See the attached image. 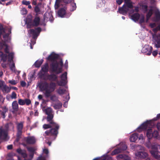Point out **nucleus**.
I'll use <instances>...</instances> for the list:
<instances>
[{"label":"nucleus","instance_id":"35","mask_svg":"<svg viewBox=\"0 0 160 160\" xmlns=\"http://www.w3.org/2000/svg\"><path fill=\"white\" fill-rule=\"evenodd\" d=\"M62 106V104L61 103H58L57 104H55L53 107L55 109H57L61 108Z\"/></svg>","mask_w":160,"mask_h":160},{"label":"nucleus","instance_id":"31","mask_svg":"<svg viewBox=\"0 0 160 160\" xmlns=\"http://www.w3.org/2000/svg\"><path fill=\"white\" fill-rule=\"evenodd\" d=\"M155 21L158 22L160 20V12L159 11H157L155 12Z\"/></svg>","mask_w":160,"mask_h":160},{"label":"nucleus","instance_id":"61","mask_svg":"<svg viewBox=\"0 0 160 160\" xmlns=\"http://www.w3.org/2000/svg\"><path fill=\"white\" fill-rule=\"evenodd\" d=\"M63 2L66 3H68L71 2L72 0H62Z\"/></svg>","mask_w":160,"mask_h":160},{"label":"nucleus","instance_id":"18","mask_svg":"<svg viewBox=\"0 0 160 160\" xmlns=\"http://www.w3.org/2000/svg\"><path fill=\"white\" fill-rule=\"evenodd\" d=\"M53 118V115L52 114H51L48 115L46 118L47 121L49 123H50L51 124H54L57 125H59L58 123L55 122L53 120H52Z\"/></svg>","mask_w":160,"mask_h":160},{"label":"nucleus","instance_id":"57","mask_svg":"<svg viewBox=\"0 0 160 160\" xmlns=\"http://www.w3.org/2000/svg\"><path fill=\"white\" fill-rule=\"evenodd\" d=\"M152 55L154 57L156 56L158 53V51L157 50L154 51L153 52H152Z\"/></svg>","mask_w":160,"mask_h":160},{"label":"nucleus","instance_id":"10","mask_svg":"<svg viewBox=\"0 0 160 160\" xmlns=\"http://www.w3.org/2000/svg\"><path fill=\"white\" fill-rule=\"evenodd\" d=\"M44 21H50L52 22L54 20V18L51 12H45L43 16Z\"/></svg>","mask_w":160,"mask_h":160},{"label":"nucleus","instance_id":"17","mask_svg":"<svg viewBox=\"0 0 160 160\" xmlns=\"http://www.w3.org/2000/svg\"><path fill=\"white\" fill-rule=\"evenodd\" d=\"M27 143L29 144H33L35 143L36 139L33 136H30L27 137L25 139Z\"/></svg>","mask_w":160,"mask_h":160},{"label":"nucleus","instance_id":"38","mask_svg":"<svg viewBox=\"0 0 160 160\" xmlns=\"http://www.w3.org/2000/svg\"><path fill=\"white\" fill-rule=\"evenodd\" d=\"M76 3L74 2L71 3L70 11H73L76 10Z\"/></svg>","mask_w":160,"mask_h":160},{"label":"nucleus","instance_id":"59","mask_svg":"<svg viewBox=\"0 0 160 160\" xmlns=\"http://www.w3.org/2000/svg\"><path fill=\"white\" fill-rule=\"evenodd\" d=\"M17 152L19 154H21L23 151L20 148H18L17 150Z\"/></svg>","mask_w":160,"mask_h":160},{"label":"nucleus","instance_id":"29","mask_svg":"<svg viewBox=\"0 0 160 160\" xmlns=\"http://www.w3.org/2000/svg\"><path fill=\"white\" fill-rule=\"evenodd\" d=\"M125 1V5L128 8L132 9L133 8V6L132 2H130V0H126Z\"/></svg>","mask_w":160,"mask_h":160},{"label":"nucleus","instance_id":"34","mask_svg":"<svg viewBox=\"0 0 160 160\" xmlns=\"http://www.w3.org/2000/svg\"><path fill=\"white\" fill-rule=\"evenodd\" d=\"M121 152H121V150L118 148L116 149H115L112 152L111 154L112 155H114Z\"/></svg>","mask_w":160,"mask_h":160},{"label":"nucleus","instance_id":"56","mask_svg":"<svg viewBox=\"0 0 160 160\" xmlns=\"http://www.w3.org/2000/svg\"><path fill=\"white\" fill-rule=\"evenodd\" d=\"M21 85L22 87H24L26 86V83L25 81H22L20 82Z\"/></svg>","mask_w":160,"mask_h":160},{"label":"nucleus","instance_id":"39","mask_svg":"<svg viewBox=\"0 0 160 160\" xmlns=\"http://www.w3.org/2000/svg\"><path fill=\"white\" fill-rule=\"evenodd\" d=\"M148 6L145 5H143L142 6V8L144 13H146L148 11Z\"/></svg>","mask_w":160,"mask_h":160},{"label":"nucleus","instance_id":"53","mask_svg":"<svg viewBox=\"0 0 160 160\" xmlns=\"http://www.w3.org/2000/svg\"><path fill=\"white\" fill-rule=\"evenodd\" d=\"M10 69L12 71L13 70H14V69H15V65L14 63H13L10 66Z\"/></svg>","mask_w":160,"mask_h":160},{"label":"nucleus","instance_id":"25","mask_svg":"<svg viewBox=\"0 0 160 160\" xmlns=\"http://www.w3.org/2000/svg\"><path fill=\"white\" fill-rule=\"evenodd\" d=\"M117 159H122L125 160H129L130 158L128 156L123 154H119L116 156Z\"/></svg>","mask_w":160,"mask_h":160},{"label":"nucleus","instance_id":"1","mask_svg":"<svg viewBox=\"0 0 160 160\" xmlns=\"http://www.w3.org/2000/svg\"><path fill=\"white\" fill-rule=\"evenodd\" d=\"M67 72H64L61 76V80H58L57 74L55 73L48 74L46 76V79L50 81L49 83L47 82L40 83L39 84V87L42 91H45L44 95L47 98H48L51 94L55 90L56 84L54 82H56L60 86H64L67 83Z\"/></svg>","mask_w":160,"mask_h":160},{"label":"nucleus","instance_id":"55","mask_svg":"<svg viewBox=\"0 0 160 160\" xmlns=\"http://www.w3.org/2000/svg\"><path fill=\"white\" fill-rule=\"evenodd\" d=\"M106 159V157H104L102 158H96L94 159L93 160H105Z\"/></svg>","mask_w":160,"mask_h":160},{"label":"nucleus","instance_id":"23","mask_svg":"<svg viewBox=\"0 0 160 160\" xmlns=\"http://www.w3.org/2000/svg\"><path fill=\"white\" fill-rule=\"evenodd\" d=\"M49 69V65L48 63H45L42 67V68L40 72H43L44 73L48 72Z\"/></svg>","mask_w":160,"mask_h":160},{"label":"nucleus","instance_id":"51","mask_svg":"<svg viewBox=\"0 0 160 160\" xmlns=\"http://www.w3.org/2000/svg\"><path fill=\"white\" fill-rule=\"evenodd\" d=\"M8 82L13 85H15L17 83V82L15 80H9Z\"/></svg>","mask_w":160,"mask_h":160},{"label":"nucleus","instance_id":"37","mask_svg":"<svg viewBox=\"0 0 160 160\" xmlns=\"http://www.w3.org/2000/svg\"><path fill=\"white\" fill-rule=\"evenodd\" d=\"M127 146L125 144H122L121 145L119 148L121 150V152H122L123 151L127 149Z\"/></svg>","mask_w":160,"mask_h":160},{"label":"nucleus","instance_id":"62","mask_svg":"<svg viewBox=\"0 0 160 160\" xmlns=\"http://www.w3.org/2000/svg\"><path fill=\"white\" fill-rule=\"evenodd\" d=\"M4 83L3 81L0 80V88H1L4 86Z\"/></svg>","mask_w":160,"mask_h":160},{"label":"nucleus","instance_id":"14","mask_svg":"<svg viewBox=\"0 0 160 160\" xmlns=\"http://www.w3.org/2000/svg\"><path fill=\"white\" fill-rule=\"evenodd\" d=\"M128 10V8L126 7L125 4H124L122 7L119 8L118 9L119 12L123 15L126 14Z\"/></svg>","mask_w":160,"mask_h":160},{"label":"nucleus","instance_id":"3","mask_svg":"<svg viewBox=\"0 0 160 160\" xmlns=\"http://www.w3.org/2000/svg\"><path fill=\"white\" fill-rule=\"evenodd\" d=\"M40 21V18L39 17H35L33 21L31 19H28L26 23L27 28H30L34 27L39 26Z\"/></svg>","mask_w":160,"mask_h":160},{"label":"nucleus","instance_id":"64","mask_svg":"<svg viewBox=\"0 0 160 160\" xmlns=\"http://www.w3.org/2000/svg\"><path fill=\"white\" fill-rule=\"evenodd\" d=\"M37 160H46V159L42 157H38Z\"/></svg>","mask_w":160,"mask_h":160},{"label":"nucleus","instance_id":"33","mask_svg":"<svg viewBox=\"0 0 160 160\" xmlns=\"http://www.w3.org/2000/svg\"><path fill=\"white\" fill-rule=\"evenodd\" d=\"M41 4V3H39L38 5H37L36 6L34 7V11L37 13V14H38L41 11L40 8L39 7V5Z\"/></svg>","mask_w":160,"mask_h":160},{"label":"nucleus","instance_id":"42","mask_svg":"<svg viewBox=\"0 0 160 160\" xmlns=\"http://www.w3.org/2000/svg\"><path fill=\"white\" fill-rule=\"evenodd\" d=\"M5 32V30L3 25L0 24V34L1 35L3 33Z\"/></svg>","mask_w":160,"mask_h":160},{"label":"nucleus","instance_id":"22","mask_svg":"<svg viewBox=\"0 0 160 160\" xmlns=\"http://www.w3.org/2000/svg\"><path fill=\"white\" fill-rule=\"evenodd\" d=\"M131 19L135 22L138 21L140 17V15L138 13H135L131 16Z\"/></svg>","mask_w":160,"mask_h":160},{"label":"nucleus","instance_id":"26","mask_svg":"<svg viewBox=\"0 0 160 160\" xmlns=\"http://www.w3.org/2000/svg\"><path fill=\"white\" fill-rule=\"evenodd\" d=\"M0 58H1V60L5 62L7 60V55L6 54H4L2 52L0 51Z\"/></svg>","mask_w":160,"mask_h":160},{"label":"nucleus","instance_id":"24","mask_svg":"<svg viewBox=\"0 0 160 160\" xmlns=\"http://www.w3.org/2000/svg\"><path fill=\"white\" fill-rule=\"evenodd\" d=\"M138 138V134L137 133L133 134L130 137V142H135Z\"/></svg>","mask_w":160,"mask_h":160},{"label":"nucleus","instance_id":"11","mask_svg":"<svg viewBox=\"0 0 160 160\" xmlns=\"http://www.w3.org/2000/svg\"><path fill=\"white\" fill-rule=\"evenodd\" d=\"M135 155L138 158L144 159L148 156V155L144 151H139L136 153Z\"/></svg>","mask_w":160,"mask_h":160},{"label":"nucleus","instance_id":"9","mask_svg":"<svg viewBox=\"0 0 160 160\" xmlns=\"http://www.w3.org/2000/svg\"><path fill=\"white\" fill-rule=\"evenodd\" d=\"M152 50V47L148 45H145L142 49V51L143 53H147V54L150 55L151 54Z\"/></svg>","mask_w":160,"mask_h":160},{"label":"nucleus","instance_id":"7","mask_svg":"<svg viewBox=\"0 0 160 160\" xmlns=\"http://www.w3.org/2000/svg\"><path fill=\"white\" fill-rule=\"evenodd\" d=\"M152 124V120H147L143 123L138 128V129L142 130H146L148 126H150Z\"/></svg>","mask_w":160,"mask_h":160},{"label":"nucleus","instance_id":"41","mask_svg":"<svg viewBox=\"0 0 160 160\" xmlns=\"http://www.w3.org/2000/svg\"><path fill=\"white\" fill-rule=\"evenodd\" d=\"M27 149L28 151L30 153H34L35 150L34 148L32 147H27Z\"/></svg>","mask_w":160,"mask_h":160},{"label":"nucleus","instance_id":"54","mask_svg":"<svg viewBox=\"0 0 160 160\" xmlns=\"http://www.w3.org/2000/svg\"><path fill=\"white\" fill-rule=\"evenodd\" d=\"M160 118V114H158L157 115V117L154 118L152 119L153 121H156L158 120Z\"/></svg>","mask_w":160,"mask_h":160},{"label":"nucleus","instance_id":"32","mask_svg":"<svg viewBox=\"0 0 160 160\" xmlns=\"http://www.w3.org/2000/svg\"><path fill=\"white\" fill-rule=\"evenodd\" d=\"M66 91V90L65 89L61 87H60L58 89H57V92L59 95H62L65 93Z\"/></svg>","mask_w":160,"mask_h":160},{"label":"nucleus","instance_id":"40","mask_svg":"<svg viewBox=\"0 0 160 160\" xmlns=\"http://www.w3.org/2000/svg\"><path fill=\"white\" fill-rule=\"evenodd\" d=\"M6 43L5 42L2 41L0 42V50H2L4 47H5V46L6 45Z\"/></svg>","mask_w":160,"mask_h":160},{"label":"nucleus","instance_id":"8","mask_svg":"<svg viewBox=\"0 0 160 160\" xmlns=\"http://www.w3.org/2000/svg\"><path fill=\"white\" fill-rule=\"evenodd\" d=\"M59 56L58 54L52 52L47 58L46 59L48 61H51L52 62L57 61Z\"/></svg>","mask_w":160,"mask_h":160},{"label":"nucleus","instance_id":"6","mask_svg":"<svg viewBox=\"0 0 160 160\" xmlns=\"http://www.w3.org/2000/svg\"><path fill=\"white\" fill-rule=\"evenodd\" d=\"M58 65L59 63L57 61L52 62L50 65V71L51 72H54L55 73L58 70Z\"/></svg>","mask_w":160,"mask_h":160},{"label":"nucleus","instance_id":"13","mask_svg":"<svg viewBox=\"0 0 160 160\" xmlns=\"http://www.w3.org/2000/svg\"><path fill=\"white\" fill-rule=\"evenodd\" d=\"M23 122H21L16 124V128L17 130V133H19V134L22 133V130L23 128Z\"/></svg>","mask_w":160,"mask_h":160},{"label":"nucleus","instance_id":"47","mask_svg":"<svg viewBox=\"0 0 160 160\" xmlns=\"http://www.w3.org/2000/svg\"><path fill=\"white\" fill-rule=\"evenodd\" d=\"M11 97L12 99H16L17 98V94L15 92H12Z\"/></svg>","mask_w":160,"mask_h":160},{"label":"nucleus","instance_id":"16","mask_svg":"<svg viewBox=\"0 0 160 160\" xmlns=\"http://www.w3.org/2000/svg\"><path fill=\"white\" fill-rule=\"evenodd\" d=\"M7 136V132L4 129L0 128V140L1 139H6Z\"/></svg>","mask_w":160,"mask_h":160},{"label":"nucleus","instance_id":"48","mask_svg":"<svg viewBox=\"0 0 160 160\" xmlns=\"http://www.w3.org/2000/svg\"><path fill=\"white\" fill-rule=\"evenodd\" d=\"M50 97V100L53 101H55L56 100V96L55 95H53L51 96V94L50 96L49 97Z\"/></svg>","mask_w":160,"mask_h":160},{"label":"nucleus","instance_id":"50","mask_svg":"<svg viewBox=\"0 0 160 160\" xmlns=\"http://www.w3.org/2000/svg\"><path fill=\"white\" fill-rule=\"evenodd\" d=\"M22 4L23 5H28L30 4V2L29 1H23L22 2Z\"/></svg>","mask_w":160,"mask_h":160},{"label":"nucleus","instance_id":"15","mask_svg":"<svg viewBox=\"0 0 160 160\" xmlns=\"http://www.w3.org/2000/svg\"><path fill=\"white\" fill-rule=\"evenodd\" d=\"M152 155L156 159L160 160V155L158 154V152L157 148L154 150H152L150 151Z\"/></svg>","mask_w":160,"mask_h":160},{"label":"nucleus","instance_id":"46","mask_svg":"<svg viewBox=\"0 0 160 160\" xmlns=\"http://www.w3.org/2000/svg\"><path fill=\"white\" fill-rule=\"evenodd\" d=\"M62 67H61L60 68H58V70L55 73L56 74H58L59 73H61L62 71Z\"/></svg>","mask_w":160,"mask_h":160},{"label":"nucleus","instance_id":"28","mask_svg":"<svg viewBox=\"0 0 160 160\" xmlns=\"http://www.w3.org/2000/svg\"><path fill=\"white\" fill-rule=\"evenodd\" d=\"M153 13V10L152 9H150L148 12L147 13L146 17L147 21H148V20L150 19L151 16L152 15Z\"/></svg>","mask_w":160,"mask_h":160},{"label":"nucleus","instance_id":"21","mask_svg":"<svg viewBox=\"0 0 160 160\" xmlns=\"http://www.w3.org/2000/svg\"><path fill=\"white\" fill-rule=\"evenodd\" d=\"M2 111H1V115L3 118L6 117V113L8 111V108L6 106H3L1 107Z\"/></svg>","mask_w":160,"mask_h":160},{"label":"nucleus","instance_id":"52","mask_svg":"<svg viewBox=\"0 0 160 160\" xmlns=\"http://www.w3.org/2000/svg\"><path fill=\"white\" fill-rule=\"evenodd\" d=\"M5 48L4 49L5 52L6 53H9V51L8 45L7 44H6L5 46Z\"/></svg>","mask_w":160,"mask_h":160},{"label":"nucleus","instance_id":"5","mask_svg":"<svg viewBox=\"0 0 160 160\" xmlns=\"http://www.w3.org/2000/svg\"><path fill=\"white\" fill-rule=\"evenodd\" d=\"M146 135L149 139H151L152 138H157L158 135V132L157 131H154L153 132L152 129H148L147 131Z\"/></svg>","mask_w":160,"mask_h":160},{"label":"nucleus","instance_id":"44","mask_svg":"<svg viewBox=\"0 0 160 160\" xmlns=\"http://www.w3.org/2000/svg\"><path fill=\"white\" fill-rule=\"evenodd\" d=\"M22 133H20V134H19V133H17V135H16V141L17 142H18L21 138V136L22 135Z\"/></svg>","mask_w":160,"mask_h":160},{"label":"nucleus","instance_id":"60","mask_svg":"<svg viewBox=\"0 0 160 160\" xmlns=\"http://www.w3.org/2000/svg\"><path fill=\"white\" fill-rule=\"evenodd\" d=\"M22 155L24 158H25L27 157V154L25 152L23 151L21 154Z\"/></svg>","mask_w":160,"mask_h":160},{"label":"nucleus","instance_id":"43","mask_svg":"<svg viewBox=\"0 0 160 160\" xmlns=\"http://www.w3.org/2000/svg\"><path fill=\"white\" fill-rule=\"evenodd\" d=\"M13 54L12 53H9L8 55V61L10 62V59H11V60L13 61Z\"/></svg>","mask_w":160,"mask_h":160},{"label":"nucleus","instance_id":"45","mask_svg":"<svg viewBox=\"0 0 160 160\" xmlns=\"http://www.w3.org/2000/svg\"><path fill=\"white\" fill-rule=\"evenodd\" d=\"M34 72L29 73L28 75V78L29 79L31 80H32V79L34 78Z\"/></svg>","mask_w":160,"mask_h":160},{"label":"nucleus","instance_id":"58","mask_svg":"<svg viewBox=\"0 0 160 160\" xmlns=\"http://www.w3.org/2000/svg\"><path fill=\"white\" fill-rule=\"evenodd\" d=\"M123 0H116L117 3L119 5H120L122 2Z\"/></svg>","mask_w":160,"mask_h":160},{"label":"nucleus","instance_id":"36","mask_svg":"<svg viewBox=\"0 0 160 160\" xmlns=\"http://www.w3.org/2000/svg\"><path fill=\"white\" fill-rule=\"evenodd\" d=\"M45 111L46 114L47 115L51 114L52 112V109L50 107L47 108Z\"/></svg>","mask_w":160,"mask_h":160},{"label":"nucleus","instance_id":"63","mask_svg":"<svg viewBox=\"0 0 160 160\" xmlns=\"http://www.w3.org/2000/svg\"><path fill=\"white\" fill-rule=\"evenodd\" d=\"M43 152L46 154H48L49 152L48 149L47 148L44 149L43 150Z\"/></svg>","mask_w":160,"mask_h":160},{"label":"nucleus","instance_id":"27","mask_svg":"<svg viewBox=\"0 0 160 160\" xmlns=\"http://www.w3.org/2000/svg\"><path fill=\"white\" fill-rule=\"evenodd\" d=\"M1 88L2 91L5 93H8L10 91V88L6 85H4Z\"/></svg>","mask_w":160,"mask_h":160},{"label":"nucleus","instance_id":"19","mask_svg":"<svg viewBox=\"0 0 160 160\" xmlns=\"http://www.w3.org/2000/svg\"><path fill=\"white\" fill-rule=\"evenodd\" d=\"M12 106L13 110L12 111V113H14L17 112L19 110L18 105L16 101H13L12 103Z\"/></svg>","mask_w":160,"mask_h":160},{"label":"nucleus","instance_id":"12","mask_svg":"<svg viewBox=\"0 0 160 160\" xmlns=\"http://www.w3.org/2000/svg\"><path fill=\"white\" fill-rule=\"evenodd\" d=\"M18 103L20 105H23L26 104L28 106L31 104V102L30 99L27 98L24 100L19 99L18 100Z\"/></svg>","mask_w":160,"mask_h":160},{"label":"nucleus","instance_id":"20","mask_svg":"<svg viewBox=\"0 0 160 160\" xmlns=\"http://www.w3.org/2000/svg\"><path fill=\"white\" fill-rule=\"evenodd\" d=\"M66 8L64 7L60 8L58 11V16L61 18L64 17L66 13Z\"/></svg>","mask_w":160,"mask_h":160},{"label":"nucleus","instance_id":"49","mask_svg":"<svg viewBox=\"0 0 160 160\" xmlns=\"http://www.w3.org/2000/svg\"><path fill=\"white\" fill-rule=\"evenodd\" d=\"M144 21L145 18L144 16L143 15L141 17V18L140 19L139 21V23L140 24H142L144 22Z\"/></svg>","mask_w":160,"mask_h":160},{"label":"nucleus","instance_id":"2","mask_svg":"<svg viewBox=\"0 0 160 160\" xmlns=\"http://www.w3.org/2000/svg\"><path fill=\"white\" fill-rule=\"evenodd\" d=\"M42 128L44 129L50 128L49 129L45 131L43 134L45 138L48 139L51 141L56 139L59 133V125H57L49 122L48 124H43Z\"/></svg>","mask_w":160,"mask_h":160},{"label":"nucleus","instance_id":"4","mask_svg":"<svg viewBox=\"0 0 160 160\" xmlns=\"http://www.w3.org/2000/svg\"><path fill=\"white\" fill-rule=\"evenodd\" d=\"M35 30L34 29H30L28 31V32L30 35H31L32 38L34 39H36L39 35L40 33L42 31L41 28L39 27L35 28Z\"/></svg>","mask_w":160,"mask_h":160},{"label":"nucleus","instance_id":"30","mask_svg":"<svg viewBox=\"0 0 160 160\" xmlns=\"http://www.w3.org/2000/svg\"><path fill=\"white\" fill-rule=\"evenodd\" d=\"M43 61V59H41L40 60L37 61L34 63V65L36 68H39Z\"/></svg>","mask_w":160,"mask_h":160}]
</instances>
